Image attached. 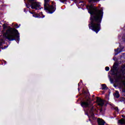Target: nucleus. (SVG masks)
<instances>
[{
	"mask_svg": "<svg viewBox=\"0 0 125 125\" xmlns=\"http://www.w3.org/2000/svg\"><path fill=\"white\" fill-rule=\"evenodd\" d=\"M94 97V95H93L92 97Z\"/></svg>",
	"mask_w": 125,
	"mask_h": 125,
	"instance_id": "obj_21",
	"label": "nucleus"
},
{
	"mask_svg": "<svg viewBox=\"0 0 125 125\" xmlns=\"http://www.w3.org/2000/svg\"><path fill=\"white\" fill-rule=\"evenodd\" d=\"M97 102L98 103V104L99 106H101V108L100 109V112H102L103 109H102V107H103V105H104V101L102 100V99H99V97H97Z\"/></svg>",
	"mask_w": 125,
	"mask_h": 125,
	"instance_id": "obj_5",
	"label": "nucleus"
},
{
	"mask_svg": "<svg viewBox=\"0 0 125 125\" xmlns=\"http://www.w3.org/2000/svg\"><path fill=\"white\" fill-rule=\"evenodd\" d=\"M31 1H33V0H30Z\"/></svg>",
	"mask_w": 125,
	"mask_h": 125,
	"instance_id": "obj_19",
	"label": "nucleus"
},
{
	"mask_svg": "<svg viewBox=\"0 0 125 125\" xmlns=\"http://www.w3.org/2000/svg\"><path fill=\"white\" fill-rule=\"evenodd\" d=\"M66 0H60V1H61L62 2H64V1H66Z\"/></svg>",
	"mask_w": 125,
	"mask_h": 125,
	"instance_id": "obj_16",
	"label": "nucleus"
},
{
	"mask_svg": "<svg viewBox=\"0 0 125 125\" xmlns=\"http://www.w3.org/2000/svg\"><path fill=\"white\" fill-rule=\"evenodd\" d=\"M86 8L88 9L89 13L91 15L90 21L88 24L89 28L97 33L101 29L100 23H101L102 17H103V11L98 9L92 4L87 6Z\"/></svg>",
	"mask_w": 125,
	"mask_h": 125,
	"instance_id": "obj_1",
	"label": "nucleus"
},
{
	"mask_svg": "<svg viewBox=\"0 0 125 125\" xmlns=\"http://www.w3.org/2000/svg\"><path fill=\"white\" fill-rule=\"evenodd\" d=\"M90 103V100L88 99L85 101L82 102L81 103V105L82 107H84V108H89L90 110V113L93 114V112H94V110H95V108H94V107L92 106V104Z\"/></svg>",
	"mask_w": 125,
	"mask_h": 125,
	"instance_id": "obj_3",
	"label": "nucleus"
},
{
	"mask_svg": "<svg viewBox=\"0 0 125 125\" xmlns=\"http://www.w3.org/2000/svg\"><path fill=\"white\" fill-rule=\"evenodd\" d=\"M49 0H44V8L49 13H53L56 8L52 5H49Z\"/></svg>",
	"mask_w": 125,
	"mask_h": 125,
	"instance_id": "obj_4",
	"label": "nucleus"
},
{
	"mask_svg": "<svg viewBox=\"0 0 125 125\" xmlns=\"http://www.w3.org/2000/svg\"><path fill=\"white\" fill-rule=\"evenodd\" d=\"M4 63H5V64L6 63V62L4 61Z\"/></svg>",
	"mask_w": 125,
	"mask_h": 125,
	"instance_id": "obj_20",
	"label": "nucleus"
},
{
	"mask_svg": "<svg viewBox=\"0 0 125 125\" xmlns=\"http://www.w3.org/2000/svg\"><path fill=\"white\" fill-rule=\"evenodd\" d=\"M114 97H116V98H119L120 97V94L117 91H116V92L114 94Z\"/></svg>",
	"mask_w": 125,
	"mask_h": 125,
	"instance_id": "obj_9",
	"label": "nucleus"
},
{
	"mask_svg": "<svg viewBox=\"0 0 125 125\" xmlns=\"http://www.w3.org/2000/svg\"><path fill=\"white\" fill-rule=\"evenodd\" d=\"M100 0H90L89 2L91 3V1H99Z\"/></svg>",
	"mask_w": 125,
	"mask_h": 125,
	"instance_id": "obj_12",
	"label": "nucleus"
},
{
	"mask_svg": "<svg viewBox=\"0 0 125 125\" xmlns=\"http://www.w3.org/2000/svg\"><path fill=\"white\" fill-rule=\"evenodd\" d=\"M105 70L106 71H109V70H110V68H109L108 66H106L105 67Z\"/></svg>",
	"mask_w": 125,
	"mask_h": 125,
	"instance_id": "obj_13",
	"label": "nucleus"
},
{
	"mask_svg": "<svg viewBox=\"0 0 125 125\" xmlns=\"http://www.w3.org/2000/svg\"><path fill=\"white\" fill-rule=\"evenodd\" d=\"M2 43H4V40L2 39H0V46H1Z\"/></svg>",
	"mask_w": 125,
	"mask_h": 125,
	"instance_id": "obj_11",
	"label": "nucleus"
},
{
	"mask_svg": "<svg viewBox=\"0 0 125 125\" xmlns=\"http://www.w3.org/2000/svg\"><path fill=\"white\" fill-rule=\"evenodd\" d=\"M115 109V110H116V111H118V107H116Z\"/></svg>",
	"mask_w": 125,
	"mask_h": 125,
	"instance_id": "obj_18",
	"label": "nucleus"
},
{
	"mask_svg": "<svg viewBox=\"0 0 125 125\" xmlns=\"http://www.w3.org/2000/svg\"><path fill=\"white\" fill-rule=\"evenodd\" d=\"M2 27L3 30L1 32L4 39H7L10 41H14V40L19 41V32L17 29L11 27L8 28V26L5 23L2 25Z\"/></svg>",
	"mask_w": 125,
	"mask_h": 125,
	"instance_id": "obj_2",
	"label": "nucleus"
},
{
	"mask_svg": "<svg viewBox=\"0 0 125 125\" xmlns=\"http://www.w3.org/2000/svg\"><path fill=\"white\" fill-rule=\"evenodd\" d=\"M15 27H17L16 28H19V26H18V24H16L15 25Z\"/></svg>",
	"mask_w": 125,
	"mask_h": 125,
	"instance_id": "obj_17",
	"label": "nucleus"
},
{
	"mask_svg": "<svg viewBox=\"0 0 125 125\" xmlns=\"http://www.w3.org/2000/svg\"><path fill=\"white\" fill-rule=\"evenodd\" d=\"M115 51H117V52H120V51L119 50V48L115 49Z\"/></svg>",
	"mask_w": 125,
	"mask_h": 125,
	"instance_id": "obj_15",
	"label": "nucleus"
},
{
	"mask_svg": "<svg viewBox=\"0 0 125 125\" xmlns=\"http://www.w3.org/2000/svg\"><path fill=\"white\" fill-rule=\"evenodd\" d=\"M98 125H105V121H104V120H103V119L98 118Z\"/></svg>",
	"mask_w": 125,
	"mask_h": 125,
	"instance_id": "obj_8",
	"label": "nucleus"
},
{
	"mask_svg": "<svg viewBox=\"0 0 125 125\" xmlns=\"http://www.w3.org/2000/svg\"><path fill=\"white\" fill-rule=\"evenodd\" d=\"M40 4L38 2H31V8L32 9H37V7H40Z\"/></svg>",
	"mask_w": 125,
	"mask_h": 125,
	"instance_id": "obj_6",
	"label": "nucleus"
},
{
	"mask_svg": "<svg viewBox=\"0 0 125 125\" xmlns=\"http://www.w3.org/2000/svg\"><path fill=\"white\" fill-rule=\"evenodd\" d=\"M102 89L104 90V89H108V87H107V86L106 85V84H103L102 85Z\"/></svg>",
	"mask_w": 125,
	"mask_h": 125,
	"instance_id": "obj_10",
	"label": "nucleus"
},
{
	"mask_svg": "<svg viewBox=\"0 0 125 125\" xmlns=\"http://www.w3.org/2000/svg\"><path fill=\"white\" fill-rule=\"evenodd\" d=\"M114 75L116 82H120V80L122 79L121 75H118V73H115Z\"/></svg>",
	"mask_w": 125,
	"mask_h": 125,
	"instance_id": "obj_7",
	"label": "nucleus"
},
{
	"mask_svg": "<svg viewBox=\"0 0 125 125\" xmlns=\"http://www.w3.org/2000/svg\"><path fill=\"white\" fill-rule=\"evenodd\" d=\"M125 98L122 97L120 98L121 101H125Z\"/></svg>",
	"mask_w": 125,
	"mask_h": 125,
	"instance_id": "obj_14",
	"label": "nucleus"
}]
</instances>
